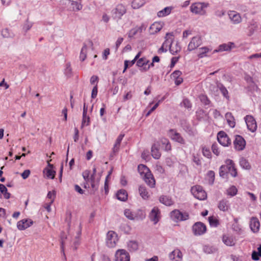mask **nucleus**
Wrapping results in <instances>:
<instances>
[{
	"label": "nucleus",
	"instance_id": "obj_1",
	"mask_svg": "<svg viewBox=\"0 0 261 261\" xmlns=\"http://www.w3.org/2000/svg\"><path fill=\"white\" fill-rule=\"evenodd\" d=\"M228 173L232 177H236L238 174L235 164L230 159H227L225 164L222 165L219 169V175L221 177L226 178Z\"/></svg>",
	"mask_w": 261,
	"mask_h": 261
},
{
	"label": "nucleus",
	"instance_id": "obj_2",
	"mask_svg": "<svg viewBox=\"0 0 261 261\" xmlns=\"http://www.w3.org/2000/svg\"><path fill=\"white\" fill-rule=\"evenodd\" d=\"M138 170L143 176L146 184L151 188H154L155 185V180L149 168L147 166L141 164L138 166Z\"/></svg>",
	"mask_w": 261,
	"mask_h": 261
},
{
	"label": "nucleus",
	"instance_id": "obj_3",
	"mask_svg": "<svg viewBox=\"0 0 261 261\" xmlns=\"http://www.w3.org/2000/svg\"><path fill=\"white\" fill-rule=\"evenodd\" d=\"M209 6L210 4L208 3L196 2L191 5L190 11L196 15H206L207 14L206 8Z\"/></svg>",
	"mask_w": 261,
	"mask_h": 261
},
{
	"label": "nucleus",
	"instance_id": "obj_4",
	"mask_svg": "<svg viewBox=\"0 0 261 261\" xmlns=\"http://www.w3.org/2000/svg\"><path fill=\"white\" fill-rule=\"evenodd\" d=\"M126 13L125 6L121 4H119L113 8L111 11L113 19L117 21L121 20L122 17Z\"/></svg>",
	"mask_w": 261,
	"mask_h": 261
},
{
	"label": "nucleus",
	"instance_id": "obj_5",
	"mask_svg": "<svg viewBox=\"0 0 261 261\" xmlns=\"http://www.w3.org/2000/svg\"><path fill=\"white\" fill-rule=\"evenodd\" d=\"M171 218L175 222L183 221L189 219L187 212H181L178 210H174L170 212Z\"/></svg>",
	"mask_w": 261,
	"mask_h": 261
},
{
	"label": "nucleus",
	"instance_id": "obj_6",
	"mask_svg": "<svg viewBox=\"0 0 261 261\" xmlns=\"http://www.w3.org/2000/svg\"><path fill=\"white\" fill-rule=\"evenodd\" d=\"M191 191L193 196L197 199L204 200L207 197L206 192L200 186L197 185L192 187Z\"/></svg>",
	"mask_w": 261,
	"mask_h": 261
},
{
	"label": "nucleus",
	"instance_id": "obj_7",
	"mask_svg": "<svg viewBox=\"0 0 261 261\" xmlns=\"http://www.w3.org/2000/svg\"><path fill=\"white\" fill-rule=\"evenodd\" d=\"M125 216L129 220H138L143 219L145 218V215L142 211L139 210L138 214H136L129 209H125L124 212Z\"/></svg>",
	"mask_w": 261,
	"mask_h": 261
},
{
	"label": "nucleus",
	"instance_id": "obj_8",
	"mask_svg": "<svg viewBox=\"0 0 261 261\" xmlns=\"http://www.w3.org/2000/svg\"><path fill=\"white\" fill-rule=\"evenodd\" d=\"M118 241L117 235L113 231H109L107 234L106 244L109 248H113Z\"/></svg>",
	"mask_w": 261,
	"mask_h": 261
},
{
	"label": "nucleus",
	"instance_id": "obj_9",
	"mask_svg": "<svg viewBox=\"0 0 261 261\" xmlns=\"http://www.w3.org/2000/svg\"><path fill=\"white\" fill-rule=\"evenodd\" d=\"M192 231L194 235L201 236L205 233L206 227L203 223L197 222L193 225Z\"/></svg>",
	"mask_w": 261,
	"mask_h": 261
},
{
	"label": "nucleus",
	"instance_id": "obj_10",
	"mask_svg": "<svg viewBox=\"0 0 261 261\" xmlns=\"http://www.w3.org/2000/svg\"><path fill=\"white\" fill-rule=\"evenodd\" d=\"M169 136L170 138L174 141L180 144L184 145L186 144L185 140L181 136V135L177 132L174 129H170L168 133Z\"/></svg>",
	"mask_w": 261,
	"mask_h": 261
},
{
	"label": "nucleus",
	"instance_id": "obj_11",
	"mask_svg": "<svg viewBox=\"0 0 261 261\" xmlns=\"http://www.w3.org/2000/svg\"><path fill=\"white\" fill-rule=\"evenodd\" d=\"M217 139L219 143L223 146H228L231 144V140L223 131H220L218 133Z\"/></svg>",
	"mask_w": 261,
	"mask_h": 261
},
{
	"label": "nucleus",
	"instance_id": "obj_12",
	"mask_svg": "<svg viewBox=\"0 0 261 261\" xmlns=\"http://www.w3.org/2000/svg\"><path fill=\"white\" fill-rule=\"evenodd\" d=\"M115 261H130L129 253L124 249H118L115 253Z\"/></svg>",
	"mask_w": 261,
	"mask_h": 261
},
{
	"label": "nucleus",
	"instance_id": "obj_13",
	"mask_svg": "<svg viewBox=\"0 0 261 261\" xmlns=\"http://www.w3.org/2000/svg\"><path fill=\"white\" fill-rule=\"evenodd\" d=\"M244 120L248 129L252 133L255 132L257 129V124L254 117L251 115H246L244 117Z\"/></svg>",
	"mask_w": 261,
	"mask_h": 261
},
{
	"label": "nucleus",
	"instance_id": "obj_14",
	"mask_svg": "<svg viewBox=\"0 0 261 261\" xmlns=\"http://www.w3.org/2000/svg\"><path fill=\"white\" fill-rule=\"evenodd\" d=\"M234 147L236 150L242 151L244 149L246 146L245 139L240 135H236L233 141Z\"/></svg>",
	"mask_w": 261,
	"mask_h": 261
},
{
	"label": "nucleus",
	"instance_id": "obj_15",
	"mask_svg": "<svg viewBox=\"0 0 261 261\" xmlns=\"http://www.w3.org/2000/svg\"><path fill=\"white\" fill-rule=\"evenodd\" d=\"M201 44L202 39L200 36H196L193 37L188 44L187 50L191 51L198 47Z\"/></svg>",
	"mask_w": 261,
	"mask_h": 261
},
{
	"label": "nucleus",
	"instance_id": "obj_16",
	"mask_svg": "<svg viewBox=\"0 0 261 261\" xmlns=\"http://www.w3.org/2000/svg\"><path fill=\"white\" fill-rule=\"evenodd\" d=\"M34 222L30 219H24L19 221L17 223V227L20 230H24L33 225Z\"/></svg>",
	"mask_w": 261,
	"mask_h": 261
},
{
	"label": "nucleus",
	"instance_id": "obj_17",
	"mask_svg": "<svg viewBox=\"0 0 261 261\" xmlns=\"http://www.w3.org/2000/svg\"><path fill=\"white\" fill-rule=\"evenodd\" d=\"M149 217L150 220L153 222L154 224H156L160 219V211L158 207H154L151 211Z\"/></svg>",
	"mask_w": 261,
	"mask_h": 261
},
{
	"label": "nucleus",
	"instance_id": "obj_18",
	"mask_svg": "<svg viewBox=\"0 0 261 261\" xmlns=\"http://www.w3.org/2000/svg\"><path fill=\"white\" fill-rule=\"evenodd\" d=\"M228 15L233 24H239L242 21V17L240 14L236 11H229L228 12Z\"/></svg>",
	"mask_w": 261,
	"mask_h": 261
},
{
	"label": "nucleus",
	"instance_id": "obj_19",
	"mask_svg": "<svg viewBox=\"0 0 261 261\" xmlns=\"http://www.w3.org/2000/svg\"><path fill=\"white\" fill-rule=\"evenodd\" d=\"M169 257L172 261H182V253L179 249H176L170 253Z\"/></svg>",
	"mask_w": 261,
	"mask_h": 261
},
{
	"label": "nucleus",
	"instance_id": "obj_20",
	"mask_svg": "<svg viewBox=\"0 0 261 261\" xmlns=\"http://www.w3.org/2000/svg\"><path fill=\"white\" fill-rule=\"evenodd\" d=\"M260 222L256 217H252L250 221V227L253 232H257L259 231Z\"/></svg>",
	"mask_w": 261,
	"mask_h": 261
},
{
	"label": "nucleus",
	"instance_id": "obj_21",
	"mask_svg": "<svg viewBox=\"0 0 261 261\" xmlns=\"http://www.w3.org/2000/svg\"><path fill=\"white\" fill-rule=\"evenodd\" d=\"M234 46V44L232 42H228L227 44H222L219 45L218 49H215L213 51V54H215L219 51L229 50Z\"/></svg>",
	"mask_w": 261,
	"mask_h": 261
},
{
	"label": "nucleus",
	"instance_id": "obj_22",
	"mask_svg": "<svg viewBox=\"0 0 261 261\" xmlns=\"http://www.w3.org/2000/svg\"><path fill=\"white\" fill-rule=\"evenodd\" d=\"M124 136V134H120L117 137L115 143L113 147V152L114 153H116L118 152L121 144V142Z\"/></svg>",
	"mask_w": 261,
	"mask_h": 261
},
{
	"label": "nucleus",
	"instance_id": "obj_23",
	"mask_svg": "<svg viewBox=\"0 0 261 261\" xmlns=\"http://www.w3.org/2000/svg\"><path fill=\"white\" fill-rule=\"evenodd\" d=\"M96 175H91L90 177V180L91 187L94 191H96L98 188V184L100 178H96Z\"/></svg>",
	"mask_w": 261,
	"mask_h": 261
},
{
	"label": "nucleus",
	"instance_id": "obj_24",
	"mask_svg": "<svg viewBox=\"0 0 261 261\" xmlns=\"http://www.w3.org/2000/svg\"><path fill=\"white\" fill-rule=\"evenodd\" d=\"M160 202L166 206H171L174 202L172 198L169 196L163 195L159 198Z\"/></svg>",
	"mask_w": 261,
	"mask_h": 261
},
{
	"label": "nucleus",
	"instance_id": "obj_25",
	"mask_svg": "<svg viewBox=\"0 0 261 261\" xmlns=\"http://www.w3.org/2000/svg\"><path fill=\"white\" fill-rule=\"evenodd\" d=\"M229 207V201L224 199H222L219 202L218 208L220 211L225 212L227 211Z\"/></svg>",
	"mask_w": 261,
	"mask_h": 261
},
{
	"label": "nucleus",
	"instance_id": "obj_26",
	"mask_svg": "<svg viewBox=\"0 0 261 261\" xmlns=\"http://www.w3.org/2000/svg\"><path fill=\"white\" fill-rule=\"evenodd\" d=\"M117 198L118 200L125 201L127 199V192L123 189L119 190L116 194Z\"/></svg>",
	"mask_w": 261,
	"mask_h": 261
},
{
	"label": "nucleus",
	"instance_id": "obj_27",
	"mask_svg": "<svg viewBox=\"0 0 261 261\" xmlns=\"http://www.w3.org/2000/svg\"><path fill=\"white\" fill-rule=\"evenodd\" d=\"M173 8L172 7H167L163 10L159 11L157 13V15L159 17L166 16L170 14Z\"/></svg>",
	"mask_w": 261,
	"mask_h": 261
},
{
	"label": "nucleus",
	"instance_id": "obj_28",
	"mask_svg": "<svg viewBox=\"0 0 261 261\" xmlns=\"http://www.w3.org/2000/svg\"><path fill=\"white\" fill-rule=\"evenodd\" d=\"M162 28V25L160 23L154 22L152 24L150 28V31L151 34H155L159 32Z\"/></svg>",
	"mask_w": 261,
	"mask_h": 261
},
{
	"label": "nucleus",
	"instance_id": "obj_29",
	"mask_svg": "<svg viewBox=\"0 0 261 261\" xmlns=\"http://www.w3.org/2000/svg\"><path fill=\"white\" fill-rule=\"evenodd\" d=\"M212 49L208 47H202L199 48L198 53V57L199 58H203L207 56V53L211 51Z\"/></svg>",
	"mask_w": 261,
	"mask_h": 261
},
{
	"label": "nucleus",
	"instance_id": "obj_30",
	"mask_svg": "<svg viewBox=\"0 0 261 261\" xmlns=\"http://www.w3.org/2000/svg\"><path fill=\"white\" fill-rule=\"evenodd\" d=\"M225 118L226 119L228 124L231 127L235 126L234 118L232 114L230 112H227L225 114Z\"/></svg>",
	"mask_w": 261,
	"mask_h": 261
},
{
	"label": "nucleus",
	"instance_id": "obj_31",
	"mask_svg": "<svg viewBox=\"0 0 261 261\" xmlns=\"http://www.w3.org/2000/svg\"><path fill=\"white\" fill-rule=\"evenodd\" d=\"M217 86L219 89L223 96L225 97L227 99L229 100V96L228 95V92L225 86L221 83H217Z\"/></svg>",
	"mask_w": 261,
	"mask_h": 261
},
{
	"label": "nucleus",
	"instance_id": "obj_32",
	"mask_svg": "<svg viewBox=\"0 0 261 261\" xmlns=\"http://www.w3.org/2000/svg\"><path fill=\"white\" fill-rule=\"evenodd\" d=\"M168 36H172V34L171 33H167L166 35L165 40L162 44L166 49H167L168 47H169L170 49V47H172L171 45L173 41V39L172 38H168Z\"/></svg>",
	"mask_w": 261,
	"mask_h": 261
},
{
	"label": "nucleus",
	"instance_id": "obj_33",
	"mask_svg": "<svg viewBox=\"0 0 261 261\" xmlns=\"http://www.w3.org/2000/svg\"><path fill=\"white\" fill-rule=\"evenodd\" d=\"M151 155L155 159H159L161 156V153L155 144L152 145L151 147Z\"/></svg>",
	"mask_w": 261,
	"mask_h": 261
},
{
	"label": "nucleus",
	"instance_id": "obj_34",
	"mask_svg": "<svg viewBox=\"0 0 261 261\" xmlns=\"http://www.w3.org/2000/svg\"><path fill=\"white\" fill-rule=\"evenodd\" d=\"M127 248L132 252L136 251L138 249V243L135 241H130L127 243Z\"/></svg>",
	"mask_w": 261,
	"mask_h": 261
},
{
	"label": "nucleus",
	"instance_id": "obj_35",
	"mask_svg": "<svg viewBox=\"0 0 261 261\" xmlns=\"http://www.w3.org/2000/svg\"><path fill=\"white\" fill-rule=\"evenodd\" d=\"M139 192L142 198L146 199L148 198L149 195L146 188L144 186H140L139 188Z\"/></svg>",
	"mask_w": 261,
	"mask_h": 261
},
{
	"label": "nucleus",
	"instance_id": "obj_36",
	"mask_svg": "<svg viewBox=\"0 0 261 261\" xmlns=\"http://www.w3.org/2000/svg\"><path fill=\"white\" fill-rule=\"evenodd\" d=\"M33 25V22L30 21L28 19L26 20L22 27V30L24 33L29 31Z\"/></svg>",
	"mask_w": 261,
	"mask_h": 261
},
{
	"label": "nucleus",
	"instance_id": "obj_37",
	"mask_svg": "<svg viewBox=\"0 0 261 261\" xmlns=\"http://www.w3.org/2000/svg\"><path fill=\"white\" fill-rule=\"evenodd\" d=\"M145 3V0H134L132 3V6L133 9H139L143 6Z\"/></svg>",
	"mask_w": 261,
	"mask_h": 261
},
{
	"label": "nucleus",
	"instance_id": "obj_38",
	"mask_svg": "<svg viewBox=\"0 0 261 261\" xmlns=\"http://www.w3.org/2000/svg\"><path fill=\"white\" fill-rule=\"evenodd\" d=\"M181 125L184 130L189 135L193 136L194 135L193 129L189 124H188L186 122H185V123H182Z\"/></svg>",
	"mask_w": 261,
	"mask_h": 261
},
{
	"label": "nucleus",
	"instance_id": "obj_39",
	"mask_svg": "<svg viewBox=\"0 0 261 261\" xmlns=\"http://www.w3.org/2000/svg\"><path fill=\"white\" fill-rule=\"evenodd\" d=\"M222 241L227 246H232L234 245V242L231 237L223 236Z\"/></svg>",
	"mask_w": 261,
	"mask_h": 261
},
{
	"label": "nucleus",
	"instance_id": "obj_40",
	"mask_svg": "<svg viewBox=\"0 0 261 261\" xmlns=\"http://www.w3.org/2000/svg\"><path fill=\"white\" fill-rule=\"evenodd\" d=\"M2 35L4 38H13L14 34L9 29L6 28L2 30Z\"/></svg>",
	"mask_w": 261,
	"mask_h": 261
},
{
	"label": "nucleus",
	"instance_id": "obj_41",
	"mask_svg": "<svg viewBox=\"0 0 261 261\" xmlns=\"http://www.w3.org/2000/svg\"><path fill=\"white\" fill-rule=\"evenodd\" d=\"M0 191L4 194L5 199H8L10 198L11 194L8 192V190L4 185L0 184Z\"/></svg>",
	"mask_w": 261,
	"mask_h": 261
},
{
	"label": "nucleus",
	"instance_id": "obj_42",
	"mask_svg": "<svg viewBox=\"0 0 261 261\" xmlns=\"http://www.w3.org/2000/svg\"><path fill=\"white\" fill-rule=\"evenodd\" d=\"M87 51V47L86 44H84L81 49L80 55V59L82 62L85 61V60L86 59Z\"/></svg>",
	"mask_w": 261,
	"mask_h": 261
},
{
	"label": "nucleus",
	"instance_id": "obj_43",
	"mask_svg": "<svg viewBox=\"0 0 261 261\" xmlns=\"http://www.w3.org/2000/svg\"><path fill=\"white\" fill-rule=\"evenodd\" d=\"M208 222L211 226L212 227H217L219 224L218 220L213 216L208 217Z\"/></svg>",
	"mask_w": 261,
	"mask_h": 261
},
{
	"label": "nucleus",
	"instance_id": "obj_44",
	"mask_svg": "<svg viewBox=\"0 0 261 261\" xmlns=\"http://www.w3.org/2000/svg\"><path fill=\"white\" fill-rule=\"evenodd\" d=\"M181 50V47L178 43H176L175 46L170 47V52L172 55H175Z\"/></svg>",
	"mask_w": 261,
	"mask_h": 261
},
{
	"label": "nucleus",
	"instance_id": "obj_45",
	"mask_svg": "<svg viewBox=\"0 0 261 261\" xmlns=\"http://www.w3.org/2000/svg\"><path fill=\"white\" fill-rule=\"evenodd\" d=\"M207 178L210 185H213L215 180V172L213 171H208L207 173Z\"/></svg>",
	"mask_w": 261,
	"mask_h": 261
},
{
	"label": "nucleus",
	"instance_id": "obj_46",
	"mask_svg": "<svg viewBox=\"0 0 261 261\" xmlns=\"http://www.w3.org/2000/svg\"><path fill=\"white\" fill-rule=\"evenodd\" d=\"M149 62V61L145 58H141L137 62V65L138 67H142L144 65H147Z\"/></svg>",
	"mask_w": 261,
	"mask_h": 261
},
{
	"label": "nucleus",
	"instance_id": "obj_47",
	"mask_svg": "<svg viewBox=\"0 0 261 261\" xmlns=\"http://www.w3.org/2000/svg\"><path fill=\"white\" fill-rule=\"evenodd\" d=\"M240 166L246 169H249L251 167L248 161L245 158H242L240 161Z\"/></svg>",
	"mask_w": 261,
	"mask_h": 261
},
{
	"label": "nucleus",
	"instance_id": "obj_48",
	"mask_svg": "<svg viewBox=\"0 0 261 261\" xmlns=\"http://www.w3.org/2000/svg\"><path fill=\"white\" fill-rule=\"evenodd\" d=\"M202 152L203 156L208 159H211L212 154L210 149L208 147L206 146L202 147Z\"/></svg>",
	"mask_w": 261,
	"mask_h": 261
},
{
	"label": "nucleus",
	"instance_id": "obj_49",
	"mask_svg": "<svg viewBox=\"0 0 261 261\" xmlns=\"http://www.w3.org/2000/svg\"><path fill=\"white\" fill-rule=\"evenodd\" d=\"M46 171V175L47 178L54 179L55 177L56 172L51 169H45L44 172Z\"/></svg>",
	"mask_w": 261,
	"mask_h": 261
},
{
	"label": "nucleus",
	"instance_id": "obj_50",
	"mask_svg": "<svg viewBox=\"0 0 261 261\" xmlns=\"http://www.w3.org/2000/svg\"><path fill=\"white\" fill-rule=\"evenodd\" d=\"M237 192L238 190L236 187L231 186L227 190V194L230 196H234L237 194Z\"/></svg>",
	"mask_w": 261,
	"mask_h": 261
},
{
	"label": "nucleus",
	"instance_id": "obj_51",
	"mask_svg": "<svg viewBox=\"0 0 261 261\" xmlns=\"http://www.w3.org/2000/svg\"><path fill=\"white\" fill-rule=\"evenodd\" d=\"M64 73L67 77H70L72 74V68L70 63H67L66 64V68L65 69Z\"/></svg>",
	"mask_w": 261,
	"mask_h": 261
},
{
	"label": "nucleus",
	"instance_id": "obj_52",
	"mask_svg": "<svg viewBox=\"0 0 261 261\" xmlns=\"http://www.w3.org/2000/svg\"><path fill=\"white\" fill-rule=\"evenodd\" d=\"M90 123V117L87 115H83L82 127L84 126H88Z\"/></svg>",
	"mask_w": 261,
	"mask_h": 261
},
{
	"label": "nucleus",
	"instance_id": "obj_53",
	"mask_svg": "<svg viewBox=\"0 0 261 261\" xmlns=\"http://www.w3.org/2000/svg\"><path fill=\"white\" fill-rule=\"evenodd\" d=\"M69 1L72 6H74L75 7L77 11L81 10L82 9L83 5L81 3H78L77 2L71 0H69Z\"/></svg>",
	"mask_w": 261,
	"mask_h": 261
},
{
	"label": "nucleus",
	"instance_id": "obj_54",
	"mask_svg": "<svg viewBox=\"0 0 261 261\" xmlns=\"http://www.w3.org/2000/svg\"><path fill=\"white\" fill-rule=\"evenodd\" d=\"M212 150L214 154L218 156L220 154V151L217 144L214 143L212 146Z\"/></svg>",
	"mask_w": 261,
	"mask_h": 261
},
{
	"label": "nucleus",
	"instance_id": "obj_55",
	"mask_svg": "<svg viewBox=\"0 0 261 261\" xmlns=\"http://www.w3.org/2000/svg\"><path fill=\"white\" fill-rule=\"evenodd\" d=\"M257 26L256 24H250L248 27L249 32V35L251 36V35H252L254 33V32L257 30Z\"/></svg>",
	"mask_w": 261,
	"mask_h": 261
},
{
	"label": "nucleus",
	"instance_id": "obj_56",
	"mask_svg": "<svg viewBox=\"0 0 261 261\" xmlns=\"http://www.w3.org/2000/svg\"><path fill=\"white\" fill-rule=\"evenodd\" d=\"M138 33L136 27L132 29L128 33V37L130 38H133L135 35Z\"/></svg>",
	"mask_w": 261,
	"mask_h": 261
},
{
	"label": "nucleus",
	"instance_id": "obj_57",
	"mask_svg": "<svg viewBox=\"0 0 261 261\" xmlns=\"http://www.w3.org/2000/svg\"><path fill=\"white\" fill-rule=\"evenodd\" d=\"M90 171L89 170H85L83 173V177L87 183L89 182L90 180Z\"/></svg>",
	"mask_w": 261,
	"mask_h": 261
},
{
	"label": "nucleus",
	"instance_id": "obj_58",
	"mask_svg": "<svg viewBox=\"0 0 261 261\" xmlns=\"http://www.w3.org/2000/svg\"><path fill=\"white\" fill-rule=\"evenodd\" d=\"M98 93V87L97 84H96L92 89V93H91V97L92 98H95Z\"/></svg>",
	"mask_w": 261,
	"mask_h": 261
},
{
	"label": "nucleus",
	"instance_id": "obj_59",
	"mask_svg": "<svg viewBox=\"0 0 261 261\" xmlns=\"http://www.w3.org/2000/svg\"><path fill=\"white\" fill-rule=\"evenodd\" d=\"M55 196H56V193H55V191H49L48 192V194H47V198H48L49 199H51V201H50V203H53L54 200V198L55 197Z\"/></svg>",
	"mask_w": 261,
	"mask_h": 261
},
{
	"label": "nucleus",
	"instance_id": "obj_60",
	"mask_svg": "<svg viewBox=\"0 0 261 261\" xmlns=\"http://www.w3.org/2000/svg\"><path fill=\"white\" fill-rule=\"evenodd\" d=\"M181 75V72L179 70L174 71L171 75V78L173 80L178 78Z\"/></svg>",
	"mask_w": 261,
	"mask_h": 261
},
{
	"label": "nucleus",
	"instance_id": "obj_61",
	"mask_svg": "<svg viewBox=\"0 0 261 261\" xmlns=\"http://www.w3.org/2000/svg\"><path fill=\"white\" fill-rule=\"evenodd\" d=\"M98 81V77L96 75H93L90 78V83L91 85H94V86L97 84Z\"/></svg>",
	"mask_w": 261,
	"mask_h": 261
},
{
	"label": "nucleus",
	"instance_id": "obj_62",
	"mask_svg": "<svg viewBox=\"0 0 261 261\" xmlns=\"http://www.w3.org/2000/svg\"><path fill=\"white\" fill-rule=\"evenodd\" d=\"M182 103L184 106L187 109L191 108L192 107L190 101L188 99H184Z\"/></svg>",
	"mask_w": 261,
	"mask_h": 261
},
{
	"label": "nucleus",
	"instance_id": "obj_63",
	"mask_svg": "<svg viewBox=\"0 0 261 261\" xmlns=\"http://www.w3.org/2000/svg\"><path fill=\"white\" fill-rule=\"evenodd\" d=\"M225 14V11L224 10H217L215 11V14L216 16L219 17H221L224 16Z\"/></svg>",
	"mask_w": 261,
	"mask_h": 261
},
{
	"label": "nucleus",
	"instance_id": "obj_64",
	"mask_svg": "<svg viewBox=\"0 0 261 261\" xmlns=\"http://www.w3.org/2000/svg\"><path fill=\"white\" fill-rule=\"evenodd\" d=\"M214 248L210 246L205 245L203 247V251L206 253H211L213 252Z\"/></svg>",
	"mask_w": 261,
	"mask_h": 261
}]
</instances>
